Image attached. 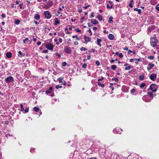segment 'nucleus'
I'll return each mask as SVG.
<instances>
[{"mask_svg":"<svg viewBox=\"0 0 159 159\" xmlns=\"http://www.w3.org/2000/svg\"><path fill=\"white\" fill-rule=\"evenodd\" d=\"M34 110L36 112H38L39 111V109L38 107H35L34 108Z\"/></svg>","mask_w":159,"mask_h":159,"instance_id":"nucleus-27","label":"nucleus"},{"mask_svg":"<svg viewBox=\"0 0 159 159\" xmlns=\"http://www.w3.org/2000/svg\"><path fill=\"white\" fill-rule=\"evenodd\" d=\"M102 41V39H101L97 38V44L100 47L101 46V42Z\"/></svg>","mask_w":159,"mask_h":159,"instance_id":"nucleus-13","label":"nucleus"},{"mask_svg":"<svg viewBox=\"0 0 159 159\" xmlns=\"http://www.w3.org/2000/svg\"><path fill=\"white\" fill-rule=\"evenodd\" d=\"M130 69H131V67L130 66H128L127 67H126L125 68V70H129Z\"/></svg>","mask_w":159,"mask_h":159,"instance_id":"nucleus-38","label":"nucleus"},{"mask_svg":"<svg viewBox=\"0 0 159 159\" xmlns=\"http://www.w3.org/2000/svg\"><path fill=\"white\" fill-rule=\"evenodd\" d=\"M148 94L149 97H150L152 99L153 98V94L152 92H148Z\"/></svg>","mask_w":159,"mask_h":159,"instance_id":"nucleus-20","label":"nucleus"},{"mask_svg":"<svg viewBox=\"0 0 159 159\" xmlns=\"http://www.w3.org/2000/svg\"><path fill=\"white\" fill-rule=\"evenodd\" d=\"M104 78L103 77H102L100 79H98V82H100V81H102L103 80Z\"/></svg>","mask_w":159,"mask_h":159,"instance_id":"nucleus-43","label":"nucleus"},{"mask_svg":"<svg viewBox=\"0 0 159 159\" xmlns=\"http://www.w3.org/2000/svg\"><path fill=\"white\" fill-rule=\"evenodd\" d=\"M155 26L154 25H152L151 26H150L148 28V32H151V31L155 29Z\"/></svg>","mask_w":159,"mask_h":159,"instance_id":"nucleus-10","label":"nucleus"},{"mask_svg":"<svg viewBox=\"0 0 159 159\" xmlns=\"http://www.w3.org/2000/svg\"><path fill=\"white\" fill-rule=\"evenodd\" d=\"M63 77H60L57 79V80L58 81H59V82L60 83H61L62 84L63 82Z\"/></svg>","mask_w":159,"mask_h":159,"instance_id":"nucleus-19","label":"nucleus"},{"mask_svg":"<svg viewBox=\"0 0 159 159\" xmlns=\"http://www.w3.org/2000/svg\"><path fill=\"white\" fill-rule=\"evenodd\" d=\"M56 54L58 56V58H60L61 57L60 55L58 53H56Z\"/></svg>","mask_w":159,"mask_h":159,"instance_id":"nucleus-56","label":"nucleus"},{"mask_svg":"<svg viewBox=\"0 0 159 159\" xmlns=\"http://www.w3.org/2000/svg\"><path fill=\"white\" fill-rule=\"evenodd\" d=\"M41 42L40 41H39L37 42V44L38 45H39L41 44Z\"/></svg>","mask_w":159,"mask_h":159,"instance_id":"nucleus-57","label":"nucleus"},{"mask_svg":"<svg viewBox=\"0 0 159 159\" xmlns=\"http://www.w3.org/2000/svg\"><path fill=\"white\" fill-rule=\"evenodd\" d=\"M111 69L114 70H115L116 68V66L115 65H112L111 66Z\"/></svg>","mask_w":159,"mask_h":159,"instance_id":"nucleus-24","label":"nucleus"},{"mask_svg":"<svg viewBox=\"0 0 159 159\" xmlns=\"http://www.w3.org/2000/svg\"><path fill=\"white\" fill-rule=\"evenodd\" d=\"M135 89H132L131 90V93H134V92H135Z\"/></svg>","mask_w":159,"mask_h":159,"instance_id":"nucleus-45","label":"nucleus"},{"mask_svg":"<svg viewBox=\"0 0 159 159\" xmlns=\"http://www.w3.org/2000/svg\"><path fill=\"white\" fill-rule=\"evenodd\" d=\"M132 52V51L131 50H129L128 52V53L129 54Z\"/></svg>","mask_w":159,"mask_h":159,"instance_id":"nucleus-64","label":"nucleus"},{"mask_svg":"<svg viewBox=\"0 0 159 159\" xmlns=\"http://www.w3.org/2000/svg\"><path fill=\"white\" fill-rule=\"evenodd\" d=\"M18 55L20 57H22V56H24L25 55V54H23L21 51H19L18 52Z\"/></svg>","mask_w":159,"mask_h":159,"instance_id":"nucleus-25","label":"nucleus"},{"mask_svg":"<svg viewBox=\"0 0 159 159\" xmlns=\"http://www.w3.org/2000/svg\"><path fill=\"white\" fill-rule=\"evenodd\" d=\"M112 80H114L115 82H118L119 80L118 78H112Z\"/></svg>","mask_w":159,"mask_h":159,"instance_id":"nucleus-36","label":"nucleus"},{"mask_svg":"<svg viewBox=\"0 0 159 159\" xmlns=\"http://www.w3.org/2000/svg\"><path fill=\"white\" fill-rule=\"evenodd\" d=\"M108 31H106V30H105L103 31V33L105 34H107L108 33Z\"/></svg>","mask_w":159,"mask_h":159,"instance_id":"nucleus-62","label":"nucleus"},{"mask_svg":"<svg viewBox=\"0 0 159 159\" xmlns=\"http://www.w3.org/2000/svg\"><path fill=\"white\" fill-rule=\"evenodd\" d=\"M20 110L21 111H24V109L23 108V106L22 104H20Z\"/></svg>","mask_w":159,"mask_h":159,"instance_id":"nucleus-30","label":"nucleus"},{"mask_svg":"<svg viewBox=\"0 0 159 159\" xmlns=\"http://www.w3.org/2000/svg\"><path fill=\"white\" fill-rule=\"evenodd\" d=\"M89 33L90 34V35H92V33L91 32L90 29L89 28Z\"/></svg>","mask_w":159,"mask_h":159,"instance_id":"nucleus-52","label":"nucleus"},{"mask_svg":"<svg viewBox=\"0 0 159 159\" xmlns=\"http://www.w3.org/2000/svg\"><path fill=\"white\" fill-rule=\"evenodd\" d=\"M34 18L36 20H39L40 18V16L38 14H36L34 16Z\"/></svg>","mask_w":159,"mask_h":159,"instance_id":"nucleus-16","label":"nucleus"},{"mask_svg":"<svg viewBox=\"0 0 159 159\" xmlns=\"http://www.w3.org/2000/svg\"><path fill=\"white\" fill-rule=\"evenodd\" d=\"M62 87V86L61 85H57L56 86V88L57 89H58L59 88H61Z\"/></svg>","mask_w":159,"mask_h":159,"instance_id":"nucleus-33","label":"nucleus"},{"mask_svg":"<svg viewBox=\"0 0 159 159\" xmlns=\"http://www.w3.org/2000/svg\"><path fill=\"white\" fill-rule=\"evenodd\" d=\"M157 86L156 84H152L150 86V89L153 92H155L157 90Z\"/></svg>","mask_w":159,"mask_h":159,"instance_id":"nucleus-3","label":"nucleus"},{"mask_svg":"<svg viewBox=\"0 0 159 159\" xmlns=\"http://www.w3.org/2000/svg\"><path fill=\"white\" fill-rule=\"evenodd\" d=\"M67 65V63L66 62H62V65L63 66H66Z\"/></svg>","mask_w":159,"mask_h":159,"instance_id":"nucleus-42","label":"nucleus"},{"mask_svg":"<svg viewBox=\"0 0 159 159\" xmlns=\"http://www.w3.org/2000/svg\"><path fill=\"white\" fill-rule=\"evenodd\" d=\"M157 41L155 38H152L151 39V44L153 47H155L157 46Z\"/></svg>","mask_w":159,"mask_h":159,"instance_id":"nucleus-2","label":"nucleus"},{"mask_svg":"<svg viewBox=\"0 0 159 159\" xmlns=\"http://www.w3.org/2000/svg\"><path fill=\"white\" fill-rule=\"evenodd\" d=\"M53 2L51 0L48 1L47 4L44 6V7L46 9H49L53 5Z\"/></svg>","mask_w":159,"mask_h":159,"instance_id":"nucleus-1","label":"nucleus"},{"mask_svg":"<svg viewBox=\"0 0 159 159\" xmlns=\"http://www.w3.org/2000/svg\"><path fill=\"white\" fill-rule=\"evenodd\" d=\"M97 18L100 21L102 20V16L101 15H98Z\"/></svg>","mask_w":159,"mask_h":159,"instance_id":"nucleus-21","label":"nucleus"},{"mask_svg":"<svg viewBox=\"0 0 159 159\" xmlns=\"http://www.w3.org/2000/svg\"><path fill=\"white\" fill-rule=\"evenodd\" d=\"M113 17L112 16H110L109 18V20L108 21V22L109 23H113Z\"/></svg>","mask_w":159,"mask_h":159,"instance_id":"nucleus-26","label":"nucleus"},{"mask_svg":"<svg viewBox=\"0 0 159 159\" xmlns=\"http://www.w3.org/2000/svg\"><path fill=\"white\" fill-rule=\"evenodd\" d=\"M25 112H27L29 111V108H26L25 110Z\"/></svg>","mask_w":159,"mask_h":159,"instance_id":"nucleus-55","label":"nucleus"},{"mask_svg":"<svg viewBox=\"0 0 159 159\" xmlns=\"http://www.w3.org/2000/svg\"><path fill=\"white\" fill-rule=\"evenodd\" d=\"M23 5V4H19V6L20 7V9H22V5Z\"/></svg>","mask_w":159,"mask_h":159,"instance_id":"nucleus-59","label":"nucleus"},{"mask_svg":"<svg viewBox=\"0 0 159 159\" xmlns=\"http://www.w3.org/2000/svg\"><path fill=\"white\" fill-rule=\"evenodd\" d=\"M87 49L84 48V47H82L80 48V50L81 51L84 50V51H85L86 50H87Z\"/></svg>","mask_w":159,"mask_h":159,"instance_id":"nucleus-34","label":"nucleus"},{"mask_svg":"<svg viewBox=\"0 0 159 159\" xmlns=\"http://www.w3.org/2000/svg\"><path fill=\"white\" fill-rule=\"evenodd\" d=\"M44 15L47 19H49L51 17V15L48 11H45L44 12Z\"/></svg>","mask_w":159,"mask_h":159,"instance_id":"nucleus-7","label":"nucleus"},{"mask_svg":"<svg viewBox=\"0 0 159 159\" xmlns=\"http://www.w3.org/2000/svg\"><path fill=\"white\" fill-rule=\"evenodd\" d=\"M5 81L7 83H10L11 82L13 81H14V80L13 77L11 76H10L8 77H7L5 79Z\"/></svg>","mask_w":159,"mask_h":159,"instance_id":"nucleus-5","label":"nucleus"},{"mask_svg":"<svg viewBox=\"0 0 159 159\" xmlns=\"http://www.w3.org/2000/svg\"><path fill=\"white\" fill-rule=\"evenodd\" d=\"M96 65H97L98 66H99L100 65V63L99 61H97L95 62Z\"/></svg>","mask_w":159,"mask_h":159,"instance_id":"nucleus-35","label":"nucleus"},{"mask_svg":"<svg viewBox=\"0 0 159 159\" xmlns=\"http://www.w3.org/2000/svg\"><path fill=\"white\" fill-rule=\"evenodd\" d=\"M75 30L76 31L78 32H80L81 31V30H80L78 28L75 29Z\"/></svg>","mask_w":159,"mask_h":159,"instance_id":"nucleus-50","label":"nucleus"},{"mask_svg":"<svg viewBox=\"0 0 159 159\" xmlns=\"http://www.w3.org/2000/svg\"><path fill=\"white\" fill-rule=\"evenodd\" d=\"M6 56L8 58H10L11 57V53L10 52H7L6 53Z\"/></svg>","mask_w":159,"mask_h":159,"instance_id":"nucleus-18","label":"nucleus"},{"mask_svg":"<svg viewBox=\"0 0 159 159\" xmlns=\"http://www.w3.org/2000/svg\"><path fill=\"white\" fill-rule=\"evenodd\" d=\"M148 58L150 59L151 60H152L154 59V56H148Z\"/></svg>","mask_w":159,"mask_h":159,"instance_id":"nucleus-32","label":"nucleus"},{"mask_svg":"<svg viewBox=\"0 0 159 159\" xmlns=\"http://www.w3.org/2000/svg\"><path fill=\"white\" fill-rule=\"evenodd\" d=\"M29 41V39L28 38H26L24 40H23V42L24 43H25L26 42V41Z\"/></svg>","mask_w":159,"mask_h":159,"instance_id":"nucleus-41","label":"nucleus"},{"mask_svg":"<svg viewBox=\"0 0 159 159\" xmlns=\"http://www.w3.org/2000/svg\"><path fill=\"white\" fill-rule=\"evenodd\" d=\"M75 37H76V40H80V39L79 38H78V37L77 36V35H76L75 36H73L72 37L73 38H75Z\"/></svg>","mask_w":159,"mask_h":159,"instance_id":"nucleus-44","label":"nucleus"},{"mask_svg":"<svg viewBox=\"0 0 159 159\" xmlns=\"http://www.w3.org/2000/svg\"><path fill=\"white\" fill-rule=\"evenodd\" d=\"M64 50L65 52L68 54H70L72 51L70 48L69 47H66L64 49Z\"/></svg>","mask_w":159,"mask_h":159,"instance_id":"nucleus-8","label":"nucleus"},{"mask_svg":"<svg viewBox=\"0 0 159 159\" xmlns=\"http://www.w3.org/2000/svg\"><path fill=\"white\" fill-rule=\"evenodd\" d=\"M123 49L124 50L127 51L128 50V48L127 47H125Z\"/></svg>","mask_w":159,"mask_h":159,"instance_id":"nucleus-61","label":"nucleus"},{"mask_svg":"<svg viewBox=\"0 0 159 159\" xmlns=\"http://www.w3.org/2000/svg\"><path fill=\"white\" fill-rule=\"evenodd\" d=\"M52 89V87H50L49 88V89L48 90H47L46 91V94H48L50 93H51V91Z\"/></svg>","mask_w":159,"mask_h":159,"instance_id":"nucleus-17","label":"nucleus"},{"mask_svg":"<svg viewBox=\"0 0 159 159\" xmlns=\"http://www.w3.org/2000/svg\"><path fill=\"white\" fill-rule=\"evenodd\" d=\"M88 26H89V27H90L91 26H93V25H90V23H88Z\"/></svg>","mask_w":159,"mask_h":159,"instance_id":"nucleus-63","label":"nucleus"},{"mask_svg":"<svg viewBox=\"0 0 159 159\" xmlns=\"http://www.w3.org/2000/svg\"><path fill=\"white\" fill-rule=\"evenodd\" d=\"M20 22V20H16L15 22V24L16 25H18Z\"/></svg>","mask_w":159,"mask_h":159,"instance_id":"nucleus-29","label":"nucleus"},{"mask_svg":"<svg viewBox=\"0 0 159 159\" xmlns=\"http://www.w3.org/2000/svg\"><path fill=\"white\" fill-rule=\"evenodd\" d=\"M91 23L94 25H96L98 23V21L94 19H92L91 20Z\"/></svg>","mask_w":159,"mask_h":159,"instance_id":"nucleus-12","label":"nucleus"},{"mask_svg":"<svg viewBox=\"0 0 159 159\" xmlns=\"http://www.w3.org/2000/svg\"><path fill=\"white\" fill-rule=\"evenodd\" d=\"M107 8H109L110 9H111L112 8V5H111V6L110 7V6H109L108 4H107Z\"/></svg>","mask_w":159,"mask_h":159,"instance_id":"nucleus-46","label":"nucleus"},{"mask_svg":"<svg viewBox=\"0 0 159 159\" xmlns=\"http://www.w3.org/2000/svg\"><path fill=\"white\" fill-rule=\"evenodd\" d=\"M117 129H114L113 130V131L114 133H115V134H118V132L117 131Z\"/></svg>","mask_w":159,"mask_h":159,"instance_id":"nucleus-37","label":"nucleus"},{"mask_svg":"<svg viewBox=\"0 0 159 159\" xmlns=\"http://www.w3.org/2000/svg\"><path fill=\"white\" fill-rule=\"evenodd\" d=\"M129 7H130L131 8H132L133 7V5H132V3H129Z\"/></svg>","mask_w":159,"mask_h":159,"instance_id":"nucleus-58","label":"nucleus"},{"mask_svg":"<svg viewBox=\"0 0 159 159\" xmlns=\"http://www.w3.org/2000/svg\"><path fill=\"white\" fill-rule=\"evenodd\" d=\"M84 39L85 40L84 43H87L89 42L90 41V38L86 35H84Z\"/></svg>","mask_w":159,"mask_h":159,"instance_id":"nucleus-9","label":"nucleus"},{"mask_svg":"<svg viewBox=\"0 0 159 159\" xmlns=\"http://www.w3.org/2000/svg\"><path fill=\"white\" fill-rule=\"evenodd\" d=\"M1 16L2 17L5 18L6 17V15L5 14H2L1 15Z\"/></svg>","mask_w":159,"mask_h":159,"instance_id":"nucleus-51","label":"nucleus"},{"mask_svg":"<svg viewBox=\"0 0 159 159\" xmlns=\"http://www.w3.org/2000/svg\"><path fill=\"white\" fill-rule=\"evenodd\" d=\"M114 37V36L112 34H110L108 36V39L111 40H113Z\"/></svg>","mask_w":159,"mask_h":159,"instance_id":"nucleus-15","label":"nucleus"},{"mask_svg":"<svg viewBox=\"0 0 159 159\" xmlns=\"http://www.w3.org/2000/svg\"><path fill=\"white\" fill-rule=\"evenodd\" d=\"M146 86V84L145 83H143L141 84L140 85V87L141 88H143Z\"/></svg>","mask_w":159,"mask_h":159,"instance_id":"nucleus-31","label":"nucleus"},{"mask_svg":"<svg viewBox=\"0 0 159 159\" xmlns=\"http://www.w3.org/2000/svg\"><path fill=\"white\" fill-rule=\"evenodd\" d=\"M82 67L83 68H86L87 67V64L86 63L84 64L82 66Z\"/></svg>","mask_w":159,"mask_h":159,"instance_id":"nucleus-39","label":"nucleus"},{"mask_svg":"<svg viewBox=\"0 0 159 159\" xmlns=\"http://www.w3.org/2000/svg\"><path fill=\"white\" fill-rule=\"evenodd\" d=\"M48 52V50H44L43 51V53H47Z\"/></svg>","mask_w":159,"mask_h":159,"instance_id":"nucleus-49","label":"nucleus"},{"mask_svg":"<svg viewBox=\"0 0 159 159\" xmlns=\"http://www.w3.org/2000/svg\"><path fill=\"white\" fill-rule=\"evenodd\" d=\"M98 85L101 86L102 88H103L104 87V85L103 84H101L100 82H98Z\"/></svg>","mask_w":159,"mask_h":159,"instance_id":"nucleus-28","label":"nucleus"},{"mask_svg":"<svg viewBox=\"0 0 159 159\" xmlns=\"http://www.w3.org/2000/svg\"><path fill=\"white\" fill-rule=\"evenodd\" d=\"M11 8H13L14 7V3H11Z\"/></svg>","mask_w":159,"mask_h":159,"instance_id":"nucleus-60","label":"nucleus"},{"mask_svg":"<svg viewBox=\"0 0 159 159\" xmlns=\"http://www.w3.org/2000/svg\"><path fill=\"white\" fill-rule=\"evenodd\" d=\"M134 60L138 61H142L141 59L140 58H139V59L134 58Z\"/></svg>","mask_w":159,"mask_h":159,"instance_id":"nucleus-47","label":"nucleus"},{"mask_svg":"<svg viewBox=\"0 0 159 159\" xmlns=\"http://www.w3.org/2000/svg\"><path fill=\"white\" fill-rule=\"evenodd\" d=\"M94 17V13L93 12H92L91 15V17L93 18Z\"/></svg>","mask_w":159,"mask_h":159,"instance_id":"nucleus-53","label":"nucleus"},{"mask_svg":"<svg viewBox=\"0 0 159 159\" xmlns=\"http://www.w3.org/2000/svg\"><path fill=\"white\" fill-rule=\"evenodd\" d=\"M154 66V64H151V63H149L148 65V67H147L148 70V71L150 70Z\"/></svg>","mask_w":159,"mask_h":159,"instance_id":"nucleus-11","label":"nucleus"},{"mask_svg":"<svg viewBox=\"0 0 159 159\" xmlns=\"http://www.w3.org/2000/svg\"><path fill=\"white\" fill-rule=\"evenodd\" d=\"M156 9L158 11H159V4H157L156 6Z\"/></svg>","mask_w":159,"mask_h":159,"instance_id":"nucleus-40","label":"nucleus"},{"mask_svg":"<svg viewBox=\"0 0 159 159\" xmlns=\"http://www.w3.org/2000/svg\"><path fill=\"white\" fill-rule=\"evenodd\" d=\"M157 75L156 74L153 73L150 76L149 78L152 80H155L157 78Z\"/></svg>","mask_w":159,"mask_h":159,"instance_id":"nucleus-6","label":"nucleus"},{"mask_svg":"<svg viewBox=\"0 0 159 159\" xmlns=\"http://www.w3.org/2000/svg\"><path fill=\"white\" fill-rule=\"evenodd\" d=\"M144 75H141L139 77V78L140 80H143L144 78Z\"/></svg>","mask_w":159,"mask_h":159,"instance_id":"nucleus-23","label":"nucleus"},{"mask_svg":"<svg viewBox=\"0 0 159 159\" xmlns=\"http://www.w3.org/2000/svg\"><path fill=\"white\" fill-rule=\"evenodd\" d=\"M119 56L120 58H122L123 57V55L122 53H120L119 54Z\"/></svg>","mask_w":159,"mask_h":159,"instance_id":"nucleus-48","label":"nucleus"},{"mask_svg":"<svg viewBox=\"0 0 159 159\" xmlns=\"http://www.w3.org/2000/svg\"><path fill=\"white\" fill-rule=\"evenodd\" d=\"M60 21L58 20V19L57 18H55V21L54 22V25H57V24H60Z\"/></svg>","mask_w":159,"mask_h":159,"instance_id":"nucleus-14","label":"nucleus"},{"mask_svg":"<svg viewBox=\"0 0 159 159\" xmlns=\"http://www.w3.org/2000/svg\"><path fill=\"white\" fill-rule=\"evenodd\" d=\"M45 47L51 51H52L53 49L54 46L52 43H49L46 44L45 45Z\"/></svg>","mask_w":159,"mask_h":159,"instance_id":"nucleus-4","label":"nucleus"},{"mask_svg":"<svg viewBox=\"0 0 159 159\" xmlns=\"http://www.w3.org/2000/svg\"><path fill=\"white\" fill-rule=\"evenodd\" d=\"M134 10L136 11H138V13L139 14H140L141 12V9H138L137 8H135L134 9Z\"/></svg>","mask_w":159,"mask_h":159,"instance_id":"nucleus-22","label":"nucleus"},{"mask_svg":"<svg viewBox=\"0 0 159 159\" xmlns=\"http://www.w3.org/2000/svg\"><path fill=\"white\" fill-rule=\"evenodd\" d=\"M64 81L63 83H62V84L64 85H66V81H65L64 80H63Z\"/></svg>","mask_w":159,"mask_h":159,"instance_id":"nucleus-54","label":"nucleus"}]
</instances>
